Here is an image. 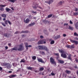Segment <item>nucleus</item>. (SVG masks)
Returning <instances> with one entry per match:
<instances>
[{
  "label": "nucleus",
  "instance_id": "nucleus-1",
  "mask_svg": "<svg viewBox=\"0 0 78 78\" xmlns=\"http://www.w3.org/2000/svg\"><path fill=\"white\" fill-rule=\"evenodd\" d=\"M23 44H22L19 45V48L18 49L17 48L15 47L11 49V50L12 51L13 50H15L16 51L18 50V51H22V50H24V48L23 47Z\"/></svg>",
  "mask_w": 78,
  "mask_h": 78
},
{
  "label": "nucleus",
  "instance_id": "nucleus-2",
  "mask_svg": "<svg viewBox=\"0 0 78 78\" xmlns=\"http://www.w3.org/2000/svg\"><path fill=\"white\" fill-rule=\"evenodd\" d=\"M32 7L34 9H37V8L38 7L40 9H42V7H41L40 6H38V4H37L36 2H34L33 3V5H32Z\"/></svg>",
  "mask_w": 78,
  "mask_h": 78
},
{
  "label": "nucleus",
  "instance_id": "nucleus-3",
  "mask_svg": "<svg viewBox=\"0 0 78 78\" xmlns=\"http://www.w3.org/2000/svg\"><path fill=\"white\" fill-rule=\"evenodd\" d=\"M38 47L39 48V50H44L46 51H48V48L45 46H39Z\"/></svg>",
  "mask_w": 78,
  "mask_h": 78
},
{
  "label": "nucleus",
  "instance_id": "nucleus-4",
  "mask_svg": "<svg viewBox=\"0 0 78 78\" xmlns=\"http://www.w3.org/2000/svg\"><path fill=\"white\" fill-rule=\"evenodd\" d=\"M37 60L40 62H41V63H43V64H45V62L44 61V60H42V59L41 58H37Z\"/></svg>",
  "mask_w": 78,
  "mask_h": 78
},
{
  "label": "nucleus",
  "instance_id": "nucleus-5",
  "mask_svg": "<svg viewBox=\"0 0 78 78\" xmlns=\"http://www.w3.org/2000/svg\"><path fill=\"white\" fill-rule=\"evenodd\" d=\"M50 61L51 63V64H55V63H56V62L55 61V60L52 57H51L50 58Z\"/></svg>",
  "mask_w": 78,
  "mask_h": 78
},
{
  "label": "nucleus",
  "instance_id": "nucleus-6",
  "mask_svg": "<svg viewBox=\"0 0 78 78\" xmlns=\"http://www.w3.org/2000/svg\"><path fill=\"white\" fill-rule=\"evenodd\" d=\"M70 41L71 43H73V44H75V45H77V44H78V41H75L73 40H70Z\"/></svg>",
  "mask_w": 78,
  "mask_h": 78
},
{
  "label": "nucleus",
  "instance_id": "nucleus-7",
  "mask_svg": "<svg viewBox=\"0 0 78 78\" xmlns=\"http://www.w3.org/2000/svg\"><path fill=\"white\" fill-rule=\"evenodd\" d=\"M4 66H6L7 69L10 68V64L9 63H5L4 64Z\"/></svg>",
  "mask_w": 78,
  "mask_h": 78
},
{
  "label": "nucleus",
  "instance_id": "nucleus-8",
  "mask_svg": "<svg viewBox=\"0 0 78 78\" xmlns=\"http://www.w3.org/2000/svg\"><path fill=\"white\" fill-rule=\"evenodd\" d=\"M24 22L25 23H28L30 22V19L28 18H27L26 20H24Z\"/></svg>",
  "mask_w": 78,
  "mask_h": 78
},
{
  "label": "nucleus",
  "instance_id": "nucleus-9",
  "mask_svg": "<svg viewBox=\"0 0 78 78\" xmlns=\"http://www.w3.org/2000/svg\"><path fill=\"white\" fill-rule=\"evenodd\" d=\"M62 57L63 58H67V55L65 53H62L61 54Z\"/></svg>",
  "mask_w": 78,
  "mask_h": 78
},
{
  "label": "nucleus",
  "instance_id": "nucleus-10",
  "mask_svg": "<svg viewBox=\"0 0 78 78\" xmlns=\"http://www.w3.org/2000/svg\"><path fill=\"white\" fill-rule=\"evenodd\" d=\"M53 2V0H49L47 2L46 1L45 2V3H48L49 5L50 4V3H52V2Z\"/></svg>",
  "mask_w": 78,
  "mask_h": 78
},
{
  "label": "nucleus",
  "instance_id": "nucleus-11",
  "mask_svg": "<svg viewBox=\"0 0 78 78\" xmlns=\"http://www.w3.org/2000/svg\"><path fill=\"white\" fill-rule=\"evenodd\" d=\"M43 44V40H42L39 41L37 43L38 45H40V44Z\"/></svg>",
  "mask_w": 78,
  "mask_h": 78
},
{
  "label": "nucleus",
  "instance_id": "nucleus-12",
  "mask_svg": "<svg viewBox=\"0 0 78 78\" xmlns=\"http://www.w3.org/2000/svg\"><path fill=\"white\" fill-rule=\"evenodd\" d=\"M27 70H30L32 71L33 69H34V68L29 66L28 67H27Z\"/></svg>",
  "mask_w": 78,
  "mask_h": 78
},
{
  "label": "nucleus",
  "instance_id": "nucleus-13",
  "mask_svg": "<svg viewBox=\"0 0 78 78\" xmlns=\"http://www.w3.org/2000/svg\"><path fill=\"white\" fill-rule=\"evenodd\" d=\"M58 62L60 63V64H64V61L63 60L58 59Z\"/></svg>",
  "mask_w": 78,
  "mask_h": 78
},
{
  "label": "nucleus",
  "instance_id": "nucleus-14",
  "mask_svg": "<svg viewBox=\"0 0 78 78\" xmlns=\"http://www.w3.org/2000/svg\"><path fill=\"white\" fill-rule=\"evenodd\" d=\"M59 52L60 53H65V51H64V49L62 50V49H59Z\"/></svg>",
  "mask_w": 78,
  "mask_h": 78
},
{
  "label": "nucleus",
  "instance_id": "nucleus-15",
  "mask_svg": "<svg viewBox=\"0 0 78 78\" xmlns=\"http://www.w3.org/2000/svg\"><path fill=\"white\" fill-rule=\"evenodd\" d=\"M17 76L16 75H11L9 77H10V78H15V77H16Z\"/></svg>",
  "mask_w": 78,
  "mask_h": 78
},
{
  "label": "nucleus",
  "instance_id": "nucleus-16",
  "mask_svg": "<svg viewBox=\"0 0 78 78\" xmlns=\"http://www.w3.org/2000/svg\"><path fill=\"white\" fill-rule=\"evenodd\" d=\"M63 2V3L61 1H60V2L58 3V6L62 5V3H64V2Z\"/></svg>",
  "mask_w": 78,
  "mask_h": 78
},
{
  "label": "nucleus",
  "instance_id": "nucleus-17",
  "mask_svg": "<svg viewBox=\"0 0 78 78\" xmlns=\"http://www.w3.org/2000/svg\"><path fill=\"white\" fill-rule=\"evenodd\" d=\"M36 23H35L34 22H33L32 23H31L29 24V27H33V25H35Z\"/></svg>",
  "mask_w": 78,
  "mask_h": 78
},
{
  "label": "nucleus",
  "instance_id": "nucleus-18",
  "mask_svg": "<svg viewBox=\"0 0 78 78\" xmlns=\"http://www.w3.org/2000/svg\"><path fill=\"white\" fill-rule=\"evenodd\" d=\"M65 72L67 74H70V73H71V71L68 70H66Z\"/></svg>",
  "mask_w": 78,
  "mask_h": 78
},
{
  "label": "nucleus",
  "instance_id": "nucleus-19",
  "mask_svg": "<svg viewBox=\"0 0 78 78\" xmlns=\"http://www.w3.org/2000/svg\"><path fill=\"white\" fill-rule=\"evenodd\" d=\"M68 27H69V30H70L72 31V30H73V27L69 25H68Z\"/></svg>",
  "mask_w": 78,
  "mask_h": 78
},
{
  "label": "nucleus",
  "instance_id": "nucleus-20",
  "mask_svg": "<svg viewBox=\"0 0 78 78\" xmlns=\"http://www.w3.org/2000/svg\"><path fill=\"white\" fill-rule=\"evenodd\" d=\"M1 17L6 18V15L5 14H2L1 15Z\"/></svg>",
  "mask_w": 78,
  "mask_h": 78
},
{
  "label": "nucleus",
  "instance_id": "nucleus-21",
  "mask_svg": "<svg viewBox=\"0 0 78 78\" xmlns=\"http://www.w3.org/2000/svg\"><path fill=\"white\" fill-rule=\"evenodd\" d=\"M75 28L77 30H78V22L76 23L75 25Z\"/></svg>",
  "mask_w": 78,
  "mask_h": 78
},
{
  "label": "nucleus",
  "instance_id": "nucleus-22",
  "mask_svg": "<svg viewBox=\"0 0 78 78\" xmlns=\"http://www.w3.org/2000/svg\"><path fill=\"white\" fill-rule=\"evenodd\" d=\"M26 62V61L24 59H23L21 60V61L20 62H23V63H25Z\"/></svg>",
  "mask_w": 78,
  "mask_h": 78
},
{
  "label": "nucleus",
  "instance_id": "nucleus-23",
  "mask_svg": "<svg viewBox=\"0 0 78 78\" xmlns=\"http://www.w3.org/2000/svg\"><path fill=\"white\" fill-rule=\"evenodd\" d=\"M17 0H9V2H12V3H14L15 1H16Z\"/></svg>",
  "mask_w": 78,
  "mask_h": 78
},
{
  "label": "nucleus",
  "instance_id": "nucleus-24",
  "mask_svg": "<svg viewBox=\"0 0 78 78\" xmlns=\"http://www.w3.org/2000/svg\"><path fill=\"white\" fill-rule=\"evenodd\" d=\"M6 11L7 12H9V11H11V10L10 9L8 8H6Z\"/></svg>",
  "mask_w": 78,
  "mask_h": 78
},
{
  "label": "nucleus",
  "instance_id": "nucleus-25",
  "mask_svg": "<svg viewBox=\"0 0 78 78\" xmlns=\"http://www.w3.org/2000/svg\"><path fill=\"white\" fill-rule=\"evenodd\" d=\"M78 12H74L73 14V16H78Z\"/></svg>",
  "mask_w": 78,
  "mask_h": 78
},
{
  "label": "nucleus",
  "instance_id": "nucleus-26",
  "mask_svg": "<svg viewBox=\"0 0 78 78\" xmlns=\"http://www.w3.org/2000/svg\"><path fill=\"white\" fill-rule=\"evenodd\" d=\"M32 59L33 60H36V56H33L32 57Z\"/></svg>",
  "mask_w": 78,
  "mask_h": 78
},
{
  "label": "nucleus",
  "instance_id": "nucleus-27",
  "mask_svg": "<svg viewBox=\"0 0 78 78\" xmlns=\"http://www.w3.org/2000/svg\"><path fill=\"white\" fill-rule=\"evenodd\" d=\"M68 58V59H69L71 60H72V58H71V55L70 54L69 55Z\"/></svg>",
  "mask_w": 78,
  "mask_h": 78
},
{
  "label": "nucleus",
  "instance_id": "nucleus-28",
  "mask_svg": "<svg viewBox=\"0 0 78 78\" xmlns=\"http://www.w3.org/2000/svg\"><path fill=\"white\" fill-rule=\"evenodd\" d=\"M28 33V31H21V32H20V33Z\"/></svg>",
  "mask_w": 78,
  "mask_h": 78
},
{
  "label": "nucleus",
  "instance_id": "nucleus-29",
  "mask_svg": "<svg viewBox=\"0 0 78 78\" xmlns=\"http://www.w3.org/2000/svg\"><path fill=\"white\" fill-rule=\"evenodd\" d=\"M75 46H73V45H70V48H74Z\"/></svg>",
  "mask_w": 78,
  "mask_h": 78
},
{
  "label": "nucleus",
  "instance_id": "nucleus-30",
  "mask_svg": "<svg viewBox=\"0 0 78 78\" xmlns=\"http://www.w3.org/2000/svg\"><path fill=\"white\" fill-rule=\"evenodd\" d=\"M8 20H5L4 21V23L5 24H6V25H8Z\"/></svg>",
  "mask_w": 78,
  "mask_h": 78
},
{
  "label": "nucleus",
  "instance_id": "nucleus-31",
  "mask_svg": "<svg viewBox=\"0 0 78 78\" xmlns=\"http://www.w3.org/2000/svg\"><path fill=\"white\" fill-rule=\"evenodd\" d=\"M0 10L2 11H4V8H3L0 7Z\"/></svg>",
  "mask_w": 78,
  "mask_h": 78
},
{
  "label": "nucleus",
  "instance_id": "nucleus-32",
  "mask_svg": "<svg viewBox=\"0 0 78 78\" xmlns=\"http://www.w3.org/2000/svg\"><path fill=\"white\" fill-rule=\"evenodd\" d=\"M74 36H78V34H77L76 32H74Z\"/></svg>",
  "mask_w": 78,
  "mask_h": 78
},
{
  "label": "nucleus",
  "instance_id": "nucleus-33",
  "mask_svg": "<svg viewBox=\"0 0 78 78\" xmlns=\"http://www.w3.org/2000/svg\"><path fill=\"white\" fill-rule=\"evenodd\" d=\"M51 44H55V41H52L50 42Z\"/></svg>",
  "mask_w": 78,
  "mask_h": 78
},
{
  "label": "nucleus",
  "instance_id": "nucleus-34",
  "mask_svg": "<svg viewBox=\"0 0 78 78\" xmlns=\"http://www.w3.org/2000/svg\"><path fill=\"white\" fill-rule=\"evenodd\" d=\"M52 16H53V14H50L48 15V18H50V17H52Z\"/></svg>",
  "mask_w": 78,
  "mask_h": 78
},
{
  "label": "nucleus",
  "instance_id": "nucleus-35",
  "mask_svg": "<svg viewBox=\"0 0 78 78\" xmlns=\"http://www.w3.org/2000/svg\"><path fill=\"white\" fill-rule=\"evenodd\" d=\"M6 6V5H3L2 4L0 5V7H5V6Z\"/></svg>",
  "mask_w": 78,
  "mask_h": 78
},
{
  "label": "nucleus",
  "instance_id": "nucleus-36",
  "mask_svg": "<svg viewBox=\"0 0 78 78\" xmlns=\"http://www.w3.org/2000/svg\"><path fill=\"white\" fill-rule=\"evenodd\" d=\"M20 34V32L19 31H17L15 33V34Z\"/></svg>",
  "mask_w": 78,
  "mask_h": 78
},
{
  "label": "nucleus",
  "instance_id": "nucleus-37",
  "mask_svg": "<svg viewBox=\"0 0 78 78\" xmlns=\"http://www.w3.org/2000/svg\"><path fill=\"white\" fill-rule=\"evenodd\" d=\"M51 75H52V76H54L55 75V74L53 73V71H52V73H51Z\"/></svg>",
  "mask_w": 78,
  "mask_h": 78
},
{
  "label": "nucleus",
  "instance_id": "nucleus-38",
  "mask_svg": "<svg viewBox=\"0 0 78 78\" xmlns=\"http://www.w3.org/2000/svg\"><path fill=\"white\" fill-rule=\"evenodd\" d=\"M40 53H41V54L42 55H44V54H45V52L44 51H40Z\"/></svg>",
  "mask_w": 78,
  "mask_h": 78
},
{
  "label": "nucleus",
  "instance_id": "nucleus-39",
  "mask_svg": "<svg viewBox=\"0 0 78 78\" xmlns=\"http://www.w3.org/2000/svg\"><path fill=\"white\" fill-rule=\"evenodd\" d=\"M44 68L41 67L40 69V70L41 71H42V70H44Z\"/></svg>",
  "mask_w": 78,
  "mask_h": 78
},
{
  "label": "nucleus",
  "instance_id": "nucleus-40",
  "mask_svg": "<svg viewBox=\"0 0 78 78\" xmlns=\"http://www.w3.org/2000/svg\"><path fill=\"white\" fill-rule=\"evenodd\" d=\"M66 47H67V48H70V45H67L66 46Z\"/></svg>",
  "mask_w": 78,
  "mask_h": 78
},
{
  "label": "nucleus",
  "instance_id": "nucleus-41",
  "mask_svg": "<svg viewBox=\"0 0 78 78\" xmlns=\"http://www.w3.org/2000/svg\"><path fill=\"white\" fill-rule=\"evenodd\" d=\"M8 22L9 25H11V22L9 20H8Z\"/></svg>",
  "mask_w": 78,
  "mask_h": 78
},
{
  "label": "nucleus",
  "instance_id": "nucleus-42",
  "mask_svg": "<svg viewBox=\"0 0 78 78\" xmlns=\"http://www.w3.org/2000/svg\"><path fill=\"white\" fill-rule=\"evenodd\" d=\"M2 24L4 27H6V25H5L4 23H2Z\"/></svg>",
  "mask_w": 78,
  "mask_h": 78
},
{
  "label": "nucleus",
  "instance_id": "nucleus-43",
  "mask_svg": "<svg viewBox=\"0 0 78 78\" xmlns=\"http://www.w3.org/2000/svg\"><path fill=\"white\" fill-rule=\"evenodd\" d=\"M31 12H32V13H33V14H35V13H37V12H36H36H34V11H31Z\"/></svg>",
  "mask_w": 78,
  "mask_h": 78
},
{
  "label": "nucleus",
  "instance_id": "nucleus-44",
  "mask_svg": "<svg viewBox=\"0 0 78 78\" xmlns=\"http://www.w3.org/2000/svg\"><path fill=\"white\" fill-rule=\"evenodd\" d=\"M4 36L5 37H8V36H7V34H4Z\"/></svg>",
  "mask_w": 78,
  "mask_h": 78
},
{
  "label": "nucleus",
  "instance_id": "nucleus-45",
  "mask_svg": "<svg viewBox=\"0 0 78 78\" xmlns=\"http://www.w3.org/2000/svg\"><path fill=\"white\" fill-rule=\"evenodd\" d=\"M23 2H28V0H23Z\"/></svg>",
  "mask_w": 78,
  "mask_h": 78
},
{
  "label": "nucleus",
  "instance_id": "nucleus-46",
  "mask_svg": "<svg viewBox=\"0 0 78 78\" xmlns=\"http://www.w3.org/2000/svg\"><path fill=\"white\" fill-rule=\"evenodd\" d=\"M25 47H26V48L27 49L26 50H28V46H25Z\"/></svg>",
  "mask_w": 78,
  "mask_h": 78
},
{
  "label": "nucleus",
  "instance_id": "nucleus-47",
  "mask_svg": "<svg viewBox=\"0 0 78 78\" xmlns=\"http://www.w3.org/2000/svg\"><path fill=\"white\" fill-rule=\"evenodd\" d=\"M55 55L56 56H57L59 55L58 53H55Z\"/></svg>",
  "mask_w": 78,
  "mask_h": 78
},
{
  "label": "nucleus",
  "instance_id": "nucleus-48",
  "mask_svg": "<svg viewBox=\"0 0 78 78\" xmlns=\"http://www.w3.org/2000/svg\"><path fill=\"white\" fill-rule=\"evenodd\" d=\"M24 44H25V46H28V43H25Z\"/></svg>",
  "mask_w": 78,
  "mask_h": 78
},
{
  "label": "nucleus",
  "instance_id": "nucleus-49",
  "mask_svg": "<svg viewBox=\"0 0 78 78\" xmlns=\"http://www.w3.org/2000/svg\"><path fill=\"white\" fill-rule=\"evenodd\" d=\"M66 29H67V30H69V27H68V26H66Z\"/></svg>",
  "mask_w": 78,
  "mask_h": 78
},
{
  "label": "nucleus",
  "instance_id": "nucleus-50",
  "mask_svg": "<svg viewBox=\"0 0 78 78\" xmlns=\"http://www.w3.org/2000/svg\"><path fill=\"white\" fill-rule=\"evenodd\" d=\"M57 37V39H58L60 38V37H61V36H60V35H58Z\"/></svg>",
  "mask_w": 78,
  "mask_h": 78
},
{
  "label": "nucleus",
  "instance_id": "nucleus-51",
  "mask_svg": "<svg viewBox=\"0 0 78 78\" xmlns=\"http://www.w3.org/2000/svg\"><path fill=\"white\" fill-rule=\"evenodd\" d=\"M54 39H58V38L57 37H54Z\"/></svg>",
  "mask_w": 78,
  "mask_h": 78
},
{
  "label": "nucleus",
  "instance_id": "nucleus-52",
  "mask_svg": "<svg viewBox=\"0 0 78 78\" xmlns=\"http://www.w3.org/2000/svg\"><path fill=\"white\" fill-rule=\"evenodd\" d=\"M69 23L70 24H73V22H72V21L71 20L69 21Z\"/></svg>",
  "mask_w": 78,
  "mask_h": 78
},
{
  "label": "nucleus",
  "instance_id": "nucleus-53",
  "mask_svg": "<svg viewBox=\"0 0 78 78\" xmlns=\"http://www.w3.org/2000/svg\"><path fill=\"white\" fill-rule=\"evenodd\" d=\"M44 33H47V31L46 30H44Z\"/></svg>",
  "mask_w": 78,
  "mask_h": 78
},
{
  "label": "nucleus",
  "instance_id": "nucleus-54",
  "mask_svg": "<svg viewBox=\"0 0 78 78\" xmlns=\"http://www.w3.org/2000/svg\"><path fill=\"white\" fill-rule=\"evenodd\" d=\"M40 38L41 39H43V38H44V37H43V36L41 35L40 36Z\"/></svg>",
  "mask_w": 78,
  "mask_h": 78
},
{
  "label": "nucleus",
  "instance_id": "nucleus-55",
  "mask_svg": "<svg viewBox=\"0 0 78 78\" xmlns=\"http://www.w3.org/2000/svg\"><path fill=\"white\" fill-rule=\"evenodd\" d=\"M67 35H66V34H63V37H66V36Z\"/></svg>",
  "mask_w": 78,
  "mask_h": 78
},
{
  "label": "nucleus",
  "instance_id": "nucleus-56",
  "mask_svg": "<svg viewBox=\"0 0 78 78\" xmlns=\"http://www.w3.org/2000/svg\"><path fill=\"white\" fill-rule=\"evenodd\" d=\"M65 25H66V26H68V23H65L64 24V26H65Z\"/></svg>",
  "mask_w": 78,
  "mask_h": 78
},
{
  "label": "nucleus",
  "instance_id": "nucleus-57",
  "mask_svg": "<svg viewBox=\"0 0 78 78\" xmlns=\"http://www.w3.org/2000/svg\"><path fill=\"white\" fill-rule=\"evenodd\" d=\"M59 55L58 56H57L56 57V59H58H58H59Z\"/></svg>",
  "mask_w": 78,
  "mask_h": 78
},
{
  "label": "nucleus",
  "instance_id": "nucleus-58",
  "mask_svg": "<svg viewBox=\"0 0 78 78\" xmlns=\"http://www.w3.org/2000/svg\"><path fill=\"white\" fill-rule=\"evenodd\" d=\"M3 69V68L0 66V70H2Z\"/></svg>",
  "mask_w": 78,
  "mask_h": 78
},
{
  "label": "nucleus",
  "instance_id": "nucleus-59",
  "mask_svg": "<svg viewBox=\"0 0 78 78\" xmlns=\"http://www.w3.org/2000/svg\"><path fill=\"white\" fill-rule=\"evenodd\" d=\"M5 50H7V49L8 48V47L7 46H5Z\"/></svg>",
  "mask_w": 78,
  "mask_h": 78
},
{
  "label": "nucleus",
  "instance_id": "nucleus-60",
  "mask_svg": "<svg viewBox=\"0 0 78 78\" xmlns=\"http://www.w3.org/2000/svg\"><path fill=\"white\" fill-rule=\"evenodd\" d=\"M9 73H12V71H9Z\"/></svg>",
  "mask_w": 78,
  "mask_h": 78
},
{
  "label": "nucleus",
  "instance_id": "nucleus-61",
  "mask_svg": "<svg viewBox=\"0 0 78 78\" xmlns=\"http://www.w3.org/2000/svg\"><path fill=\"white\" fill-rule=\"evenodd\" d=\"M75 61H76V62H78V59H76Z\"/></svg>",
  "mask_w": 78,
  "mask_h": 78
},
{
  "label": "nucleus",
  "instance_id": "nucleus-62",
  "mask_svg": "<svg viewBox=\"0 0 78 78\" xmlns=\"http://www.w3.org/2000/svg\"><path fill=\"white\" fill-rule=\"evenodd\" d=\"M11 43H9L8 44V45L9 46H11Z\"/></svg>",
  "mask_w": 78,
  "mask_h": 78
},
{
  "label": "nucleus",
  "instance_id": "nucleus-63",
  "mask_svg": "<svg viewBox=\"0 0 78 78\" xmlns=\"http://www.w3.org/2000/svg\"><path fill=\"white\" fill-rule=\"evenodd\" d=\"M32 47V46H31V45H29V46H28V47Z\"/></svg>",
  "mask_w": 78,
  "mask_h": 78
},
{
  "label": "nucleus",
  "instance_id": "nucleus-64",
  "mask_svg": "<svg viewBox=\"0 0 78 78\" xmlns=\"http://www.w3.org/2000/svg\"><path fill=\"white\" fill-rule=\"evenodd\" d=\"M74 68H75V69H77V66H74Z\"/></svg>",
  "mask_w": 78,
  "mask_h": 78
}]
</instances>
